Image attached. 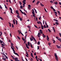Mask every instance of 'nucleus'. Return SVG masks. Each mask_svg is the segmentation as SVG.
<instances>
[{
    "instance_id": "f257e3e1",
    "label": "nucleus",
    "mask_w": 61,
    "mask_h": 61,
    "mask_svg": "<svg viewBox=\"0 0 61 61\" xmlns=\"http://www.w3.org/2000/svg\"><path fill=\"white\" fill-rule=\"evenodd\" d=\"M26 1V0H23V1H22V3H23V7H25V5L26 4L25 2Z\"/></svg>"
},
{
    "instance_id": "f03ea898",
    "label": "nucleus",
    "mask_w": 61,
    "mask_h": 61,
    "mask_svg": "<svg viewBox=\"0 0 61 61\" xmlns=\"http://www.w3.org/2000/svg\"><path fill=\"white\" fill-rule=\"evenodd\" d=\"M55 58L56 60H57V61H58V57H57V56L56 55V54L55 53Z\"/></svg>"
},
{
    "instance_id": "7ed1b4c3",
    "label": "nucleus",
    "mask_w": 61,
    "mask_h": 61,
    "mask_svg": "<svg viewBox=\"0 0 61 61\" xmlns=\"http://www.w3.org/2000/svg\"><path fill=\"white\" fill-rule=\"evenodd\" d=\"M28 8L29 10H30L31 9V5H28Z\"/></svg>"
},
{
    "instance_id": "20e7f679",
    "label": "nucleus",
    "mask_w": 61,
    "mask_h": 61,
    "mask_svg": "<svg viewBox=\"0 0 61 61\" xmlns=\"http://www.w3.org/2000/svg\"><path fill=\"white\" fill-rule=\"evenodd\" d=\"M41 35V34L40 33V32H38V36H37L39 38H40V35Z\"/></svg>"
},
{
    "instance_id": "39448f33",
    "label": "nucleus",
    "mask_w": 61,
    "mask_h": 61,
    "mask_svg": "<svg viewBox=\"0 0 61 61\" xmlns=\"http://www.w3.org/2000/svg\"><path fill=\"white\" fill-rule=\"evenodd\" d=\"M10 10H11V11H10L11 13V14H13V13L12 12V8H11V7H10Z\"/></svg>"
},
{
    "instance_id": "423d86ee",
    "label": "nucleus",
    "mask_w": 61,
    "mask_h": 61,
    "mask_svg": "<svg viewBox=\"0 0 61 61\" xmlns=\"http://www.w3.org/2000/svg\"><path fill=\"white\" fill-rule=\"evenodd\" d=\"M56 38L58 40H61V38H60V39H59L58 37L57 36H56Z\"/></svg>"
},
{
    "instance_id": "0eeeda50",
    "label": "nucleus",
    "mask_w": 61,
    "mask_h": 61,
    "mask_svg": "<svg viewBox=\"0 0 61 61\" xmlns=\"http://www.w3.org/2000/svg\"><path fill=\"white\" fill-rule=\"evenodd\" d=\"M37 23H38V24H40V23H41V25H42V23H41V22L40 21H39V22H37Z\"/></svg>"
},
{
    "instance_id": "6e6552de",
    "label": "nucleus",
    "mask_w": 61,
    "mask_h": 61,
    "mask_svg": "<svg viewBox=\"0 0 61 61\" xmlns=\"http://www.w3.org/2000/svg\"><path fill=\"white\" fill-rule=\"evenodd\" d=\"M32 13L33 14H35V12L34 11V10L33 9H32Z\"/></svg>"
},
{
    "instance_id": "1a4fd4ad",
    "label": "nucleus",
    "mask_w": 61,
    "mask_h": 61,
    "mask_svg": "<svg viewBox=\"0 0 61 61\" xmlns=\"http://www.w3.org/2000/svg\"><path fill=\"white\" fill-rule=\"evenodd\" d=\"M15 12L17 14L19 15V12H18V10H16Z\"/></svg>"
},
{
    "instance_id": "9d476101",
    "label": "nucleus",
    "mask_w": 61,
    "mask_h": 61,
    "mask_svg": "<svg viewBox=\"0 0 61 61\" xmlns=\"http://www.w3.org/2000/svg\"><path fill=\"white\" fill-rule=\"evenodd\" d=\"M54 12L55 13V15H56V16L57 17V15H57V12L56 11H54Z\"/></svg>"
},
{
    "instance_id": "9b49d317",
    "label": "nucleus",
    "mask_w": 61,
    "mask_h": 61,
    "mask_svg": "<svg viewBox=\"0 0 61 61\" xmlns=\"http://www.w3.org/2000/svg\"><path fill=\"white\" fill-rule=\"evenodd\" d=\"M26 46V47H27V48H28V49H29V47H28V46L27 45V43H25Z\"/></svg>"
},
{
    "instance_id": "f8f14e48",
    "label": "nucleus",
    "mask_w": 61,
    "mask_h": 61,
    "mask_svg": "<svg viewBox=\"0 0 61 61\" xmlns=\"http://www.w3.org/2000/svg\"><path fill=\"white\" fill-rule=\"evenodd\" d=\"M40 30V33H41V34H42L43 33L42 32V30Z\"/></svg>"
},
{
    "instance_id": "ddd939ff",
    "label": "nucleus",
    "mask_w": 61,
    "mask_h": 61,
    "mask_svg": "<svg viewBox=\"0 0 61 61\" xmlns=\"http://www.w3.org/2000/svg\"><path fill=\"white\" fill-rule=\"evenodd\" d=\"M42 36L44 38H45L46 37V36L45 35L43 34H42Z\"/></svg>"
},
{
    "instance_id": "4468645a",
    "label": "nucleus",
    "mask_w": 61,
    "mask_h": 61,
    "mask_svg": "<svg viewBox=\"0 0 61 61\" xmlns=\"http://www.w3.org/2000/svg\"><path fill=\"white\" fill-rule=\"evenodd\" d=\"M53 20L55 21H56V22H58L59 21L58 20H57L56 19H53Z\"/></svg>"
},
{
    "instance_id": "2eb2a0df",
    "label": "nucleus",
    "mask_w": 61,
    "mask_h": 61,
    "mask_svg": "<svg viewBox=\"0 0 61 61\" xmlns=\"http://www.w3.org/2000/svg\"><path fill=\"white\" fill-rule=\"evenodd\" d=\"M17 17L19 19L20 18H21V17H20V16L19 15H17Z\"/></svg>"
},
{
    "instance_id": "dca6fc26",
    "label": "nucleus",
    "mask_w": 61,
    "mask_h": 61,
    "mask_svg": "<svg viewBox=\"0 0 61 61\" xmlns=\"http://www.w3.org/2000/svg\"><path fill=\"white\" fill-rule=\"evenodd\" d=\"M56 46L57 47V48H61V46H58L57 45H56Z\"/></svg>"
},
{
    "instance_id": "f3484780",
    "label": "nucleus",
    "mask_w": 61,
    "mask_h": 61,
    "mask_svg": "<svg viewBox=\"0 0 61 61\" xmlns=\"http://www.w3.org/2000/svg\"><path fill=\"white\" fill-rule=\"evenodd\" d=\"M34 10H35V12L36 13H37V12L36 11V9H35L34 8Z\"/></svg>"
},
{
    "instance_id": "a211bd4d",
    "label": "nucleus",
    "mask_w": 61,
    "mask_h": 61,
    "mask_svg": "<svg viewBox=\"0 0 61 61\" xmlns=\"http://www.w3.org/2000/svg\"><path fill=\"white\" fill-rule=\"evenodd\" d=\"M41 28H42V30H43V28H44L43 26H42V25H41Z\"/></svg>"
},
{
    "instance_id": "6ab92c4d",
    "label": "nucleus",
    "mask_w": 61,
    "mask_h": 61,
    "mask_svg": "<svg viewBox=\"0 0 61 61\" xmlns=\"http://www.w3.org/2000/svg\"><path fill=\"white\" fill-rule=\"evenodd\" d=\"M14 54L16 55H17V56H19V55H18V54H17V53H14Z\"/></svg>"
},
{
    "instance_id": "aec40b11",
    "label": "nucleus",
    "mask_w": 61,
    "mask_h": 61,
    "mask_svg": "<svg viewBox=\"0 0 61 61\" xmlns=\"http://www.w3.org/2000/svg\"><path fill=\"white\" fill-rule=\"evenodd\" d=\"M15 20H13V22L14 24V25L15 24Z\"/></svg>"
},
{
    "instance_id": "412c9836",
    "label": "nucleus",
    "mask_w": 61,
    "mask_h": 61,
    "mask_svg": "<svg viewBox=\"0 0 61 61\" xmlns=\"http://www.w3.org/2000/svg\"><path fill=\"white\" fill-rule=\"evenodd\" d=\"M2 59H3V60L5 61H6V58H4L3 57L2 58Z\"/></svg>"
},
{
    "instance_id": "4be33fe9",
    "label": "nucleus",
    "mask_w": 61,
    "mask_h": 61,
    "mask_svg": "<svg viewBox=\"0 0 61 61\" xmlns=\"http://www.w3.org/2000/svg\"><path fill=\"white\" fill-rule=\"evenodd\" d=\"M19 10H20V12H21V13H22V14H23V12L22 11V10H20V9H19Z\"/></svg>"
},
{
    "instance_id": "5701e85b",
    "label": "nucleus",
    "mask_w": 61,
    "mask_h": 61,
    "mask_svg": "<svg viewBox=\"0 0 61 61\" xmlns=\"http://www.w3.org/2000/svg\"><path fill=\"white\" fill-rule=\"evenodd\" d=\"M40 41H38V42L37 43V44H38V45H39L40 44Z\"/></svg>"
},
{
    "instance_id": "b1692460",
    "label": "nucleus",
    "mask_w": 61,
    "mask_h": 61,
    "mask_svg": "<svg viewBox=\"0 0 61 61\" xmlns=\"http://www.w3.org/2000/svg\"><path fill=\"white\" fill-rule=\"evenodd\" d=\"M54 3V4L56 5H57V2H55Z\"/></svg>"
},
{
    "instance_id": "393cba45",
    "label": "nucleus",
    "mask_w": 61,
    "mask_h": 61,
    "mask_svg": "<svg viewBox=\"0 0 61 61\" xmlns=\"http://www.w3.org/2000/svg\"><path fill=\"white\" fill-rule=\"evenodd\" d=\"M53 30H54V32H55L56 31L55 30L54 27H53Z\"/></svg>"
},
{
    "instance_id": "a878e982",
    "label": "nucleus",
    "mask_w": 61,
    "mask_h": 61,
    "mask_svg": "<svg viewBox=\"0 0 61 61\" xmlns=\"http://www.w3.org/2000/svg\"><path fill=\"white\" fill-rule=\"evenodd\" d=\"M8 23L10 24V27H11V23L9 22H8Z\"/></svg>"
},
{
    "instance_id": "bb28decb",
    "label": "nucleus",
    "mask_w": 61,
    "mask_h": 61,
    "mask_svg": "<svg viewBox=\"0 0 61 61\" xmlns=\"http://www.w3.org/2000/svg\"><path fill=\"white\" fill-rule=\"evenodd\" d=\"M0 42L1 43H3V42H4L3 41H1V40H0Z\"/></svg>"
},
{
    "instance_id": "cd10ccee",
    "label": "nucleus",
    "mask_w": 61,
    "mask_h": 61,
    "mask_svg": "<svg viewBox=\"0 0 61 61\" xmlns=\"http://www.w3.org/2000/svg\"><path fill=\"white\" fill-rule=\"evenodd\" d=\"M48 31H49L50 33L51 32V30H50L49 29H48Z\"/></svg>"
},
{
    "instance_id": "c85d7f7f",
    "label": "nucleus",
    "mask_w": 61,
    "mask_h": 61,
    "mask_svg": "<svg viewBox=\"0 0 61 61\" xmlns=\"http://www.w3.org/2000/svg\"><path fill=\"white\" fill-rule=\"evenodd\" d=\"M39 1H37V2L36 4L38 5V4H39Z\"/></svg>"
},
{
    "instance_id": "c756f323",
    "label": "nucleus",
    "mask_w": 61,
    "mask_h": 61,
    "mask_svg": "<svg viewBox=\"0 0 61 61\" xmlns=\"http://www.w3.org/2000/svg\"><path fill=\"white\" fill-rule=\"evenodd\" d=\"M19 18L20 19V21H22V20H23V19L21 18Z\"/></svg>"
},
{
    "instance_id": "7c9ffc66",
    "label": "nucleus",
    "mask_w": 61,
    "mask_h": 61,
    "mask_svg": "<svg viewBox=\"0 0 61 61\" xmlns=\"http://www.w3.org/2000/svg\"><path fill=\"white\" fill-rule=\"evenodd\" d=\"M55 23H56V24H57V25H59V23H58V22H55Z\"/></svg>"
},
{
    "instance_id": "2f4dec72",
    "label": "nucleus",
    "mask_w": 61,
    "mask_h": 61,
    "mask_svg": "<svg viewBox=\"0 0 61 61\" xmlns=\"http://www.w3.org/2000/svg\"><path fill=\"white\" fill-rule=\"evenodd\" d=\"M27 45H28V46H30V42H28V43H27Z\"/></svg>"
},
{
    "instance_id": "473e14b6",
    "label": "nucleus",
    "mask_w": 61,
    "mask_h": 61,
    "mask_svg": "<svg viewBox=\"0 0 61 61\" xmlns=\"http://www.w3.org/2000/svg\"><path fill=\"white\" fill-rule=\"evenodd\" d=\"M19 32V34H21V33H22V32L21 31H19V30L18 31Z\"/></svg>"
},
{
    "instance_id": "72a5a7b5",
    "label": "nucleus",
    "mask_w": 61,
    "mask_h": 61,
    "mask_svg": "<svg viewBox=\"0 0 61 61\" xmlns=\"http://www.w3.org/2000/svg\"><path fill=\"white\" fill-rule=\"evenodd\" d=\"M17 38H18V39H19V40H20V37H19V36H17Z\"/></svg>"
},
{
    "instance_id": "f704fd0d",
    "label": "nucleus",
    "mask_w": 61,
    "mask_h": 61,
    "mask_svg": "<svg viewBox=\"0 0 61 61\" xmlns=\"http://www.w3.org/2000/svg\"><path fill=\"white\" fill-rule=\"evenodd\" d=\"M19 4H20V5H22V3H21V2H20V1H19Z\"/></svg>"
},
{
    "instance_id": "c9c22d12",
    "label": "nucleus",
    "mask_w": 61,
    "mask_h": 61,
    "mask_svg": "<svg viewBox=\"0 0 61 61\" xmlns=\"http://www.w3.org/2000/svg\"><path fill=\"white\" fill-rule=\"evenodd\" d=\"M24 14V15H27L26 14L25 12H23V14Z\"/></svg>"
},
{
    "instance_id": "e433bc0d",
    "label": "nucleus",
    "mask_w": 61,
    "mask_h": 61,
    "mask_svg": "<svg viewBox=\"0 0 61 61\" xmlns=\"http://www.w3.org/2000/svg\"><path fill=\"white\" fill-rule=\"evenodd\" d=\"M18 58L16 57V58H15V59H14V60H15V61H16L17 59Z\"/></svg>"
},
{
    "instance_id": "4c0bfd02",
    "label": "nucleus",
    "mask_w": 61,
    "mask_h": 61,
    "mask_svg": "<svg viewBox=\"0 0 61 61\" xmlns=\"http://www.w3.org/2000/svg\"><path fill=\"white\" fill-rule=\"evenodd\" d=\"M30 40L31 41H33V39H32L31 38H30Z\"/></svg>"
},
{
    "instance_id": "58836bf2",
    "label": "nucleus",
    "mask_w": 61,
    "mask_h": 61,
    "mask_svg": "<svg viewBox=\"0 0 61 61\" xmlns=\"http://www.w3.org/2000/svg\"><path fill=\"white\" fill-rule=\"evenodd\" d=\"M20 9L23 8V6L21 5V6H20Z\"/></svg>"
},
{
    "instance_id": "ea45409f",
    "label": "nucleus",
    "mask_w": 61,
    "mask_h": 61,
    "mask_svg": "<svg viewBox=\"0 0 61 61\" xmlns=\"http://www.w3.org/2000/svg\"><path fill=\"white\" fill-rule=\"evenodd\" d=\"M0 19L1 20H3V18L1 17H0Z\"/></svg>"
},
{
    "instance_id": "a19ab883",
    "label": "nucleus",
    "mask_w": 61,
    "mask_h": 61,
    "mask_svg": "<svg viewBox=\"0 0 61 61\" xmlns=\"http://www.w3.org/2000/svg\"><path fill=\"white\" fill-rule=\"evenodd\" d=\"M11 57L13 59H15V57H14L13 56H11Z\"/></svg>"
},
{
    "instance_id": "79ce46f5",
    "label": "nucleus",
    "mask_w": 61,
    "mask_h": 61,
    "mask_svg": "<svg viewBox=\"0 0 61 61\" xmlns=\"http://www.w3.org/2000/svg\"><path fill=\"white\" fill-rule=\"evenodd\" d=\"M47 39H46V40H47L48 41H49V38H47Z\"/></svg>"
},
{
    "instance_id": "37998d69",
    "label": "nucleus",
    "mask_w": 61,
    "mask_h": 61,
    "mask_svg": "<svg viewBox=\"0 0 61 61\" xmlns=\"http://www.w3.org/2000/svg\"><path fill=\"white\" fill-rule=\"evenodd\" d=\"M1 46H5V45H4V44H1Z\"/></svg>"
},
{
    "instance_id": "c03bdc74",
    "label": "nucleus",
    "mask_w": 61,
    "mask_h": 61,
    "mask_svg": "<svg viewBox=\"0 0 61 61\" xmlns=\"http://www.w3.org/2000/svg\"><path fill=\"white\" fill-rule=\"evenodd\" d=\"M11 25L12 26V27L14 28V26L13 25V24H11Z\"/></svg>"
},
{
    "instance_id": "a18cd8bd",
    "label": "nucleus",
    "mask_w": 61,
    "mask_h": 61,
    "mask_svg": "<svg viewBox=\"0 0 61 61\" xmlns=\"http://www.w3.org/2000/svg\"><path fill=\"white\" fill-rule=\"evenodd\" d=\"M26 36H27V35H25V39H26Z\"/></svg>"
},
{
    "instance_id": "49530a36",
    "label": "nucleus",
    "mask_w": 61,
    "mask_h": 61,
    "mask_svg": "<svg viewBox=\"0 0 61 61\" xmlns=\"http://www.w3.org/2000/svg\"><path fill=\"white\" fill-rule=\"evenodd\" d=\"M41 6H44V5H42V3H41Z\"/></svg>"
},
{
    "instance_id": "de8ad7c7",
    "label": "nucleus",
    "mask_w": 61,
    "mask_h": 61,
    "mask_svg": "<svg viewBox=\"0 0 61 61\" xmlns=\"http://www.w3.org/2000/svg\"><path fill=\"white\" fill-rule=\"evenodd\" d=\"M34 26H35V27L36 28L38 29V27H37V26L36 25H34Z\"/></svg>"
},
{
    "instance_id": "09e8293b",
    "label": "nucleus",
    "mask_w": 61,
    "mask_h": 61,
    "mask_svg": "<svg viewBox=\"0 0 61 61\" xmlns=\"http://www.w3.org/2000/svg\"><path fill=\"white\" fill-rule=\"evenodd\" d=\"M44 28H46V27H46V26H45V25H44Z\"/></svg>"
},
{
    "instance_id": "8fccbe9b",
    "label": "nucleus",
    "mask_w": 61,
    "mask_h": 61,
    "mask_svg": "<svg viewBox=\"0 0 61 61\" xmlns=\"http://www.w3.org/2000/svg\"><path fill=\"white\" fill-rule=\"evenodd\" d=\"M27 27H28L30 29V26H27Z\"/></svg>"
},
{
    "instance_id": "3c124183",
    "label": "nucleus",
    "mask_w": 61,
    "mask_h": 61,
    "mask_svg": "<svg viewBox=\"0 0 61 61\" xmlns=\"http://www.w3.org/2000/svg\"><path fill=\"white\" fill-rule=\"evenodd\" d=\"M57 12L58 13L59 15H60V12L59 11H57Z\"/></svg>"
},
{
    "instance_id": "603ef678",
    "label": "nucleus",
    "mask_w": 61,
    "mask_h": 61,
    "mask_svg": "<svg viewBox=\"0 0 61 61\" xmlns=\"http://www.w3.org/2000/svg\"><path fill=\"white\" fill-rule=\"evenodd\" d=\"M12 45H13V44L12 43H11V46H12V47H14V46H13Z\"/></svg>"
},
{
    "instance_id": "864d4df0",
    "label": "nucleus",
    "mask_w": 61,
    "mask_h": 61,
    "mask_svg": "<svg viewBox=\"0 0 61 61\" xmlns=\"http://www.w3.org/2000/svg\"><path fill=\"white\" fill-rule=\"evenodd\" d=\"M16 20V25H17V20Z\"/></svg>"
},
{
    "instance_id": "5fc2aeb1",
    "label": "nucleus",
    "mask_w": 61,
    "mask_h": 61,
    "mask_svg": "<svg viewBox=\"0 0 61 61\" xmlns=\"http://www.w3.org/2000/svg\"><path fill=\"white\" fill-rule=\"evenodd\" d=\"M0 8L1 9H3V8L1 7V5H0Z\"/></svg>"
},
{
    "instance_id": "6e6d98bb",
    "label": "nucleus",
    "mask_w": 61,
    "mask_h": 61,
    "mask_svg": "<svg viewBox=\"0 0 61 61\" xmlns=\"http://www.w3.org/2000/svg\"><path fill=\"white\" fill-rule=\"evenodd\" d=\"M51 45V43H50L49 42L48 43V45H49V46H50V45Z\"/></svg>"
},
{
    "instance_id": "4d7b16f0",
    "label": "nucleus",
    "mask_w": 61,
    "mask_h": 61,
    "mask_svg": "<svg viewBox=\"0 0 61 61\" xmlns=\"http://www.w3.org/2000/svg\"><path fill=\"white\" fill-rule=\"evenodd\" d=\"M53 9V11H56V10H55V9Z\"/></svg>"
},
{
    "instance_id": "13d9d810",
    "label": "nucleus",
    "mask_w": 61,
    "mask_h": 61,
    "mask_svg": "<svg viewBox=\"0 0 61 61\" xmlns=\"http://www.w3.org/2000/svg\"><path fill=\"white\" fill-rule=\"evenodd\" d=\"M30 46H31V47L33 48L32 46V45L31 44H30Z\"/></svg>"
},
{
    "instance_id": "bf43d9fd",
    "label": "nucleus",
    "mask_w": 61,
    "mask_h": 61,
    "mask_svg": "<svg viewBox=\"0 0 61 61\" xmlns=\"http://www.w3.org/2000/svg\"><path fill=\"white\" fill-rule=\"evenodd\" d=\"M9 2L10 3H11V1L10 0H9Z\"/></svg>"
},
{
    "instance_id": "052dcab7",
    "label": "nucleus",
    "mask_w": 61,
    "mask_h": 61,
    "mask_svg": "<svg viewBox=\"0 0 61 61\" xmlns=\"http://www.w3.org/2000/svg\"><path fill=\"white\" fill-rule=\"evenodd\" d=\"M59 35H60V36L61 37V34L60 33H59Z\"/></svg>"
},
{
    "instance_id": "680f3d73",
    "label": "nucleus",
    "mask_w": 61,
    "mask_h": 61,
    "mask_svg": "<svg viewBox=\"0 0 61 61\" xmlns=\"http://www.w3.org/2000/svg\"><path fill=\"white\" fill-rule=\"evenodd\" d=\"M26 52V54L27 55V56H28V53H27V51Z\"/></svg>"
},
{
    "instance_id": "e2e57ef3",
    "label": "nucleus",
    "mask_w": 61,
    "mask_h": 61,
    "mask_svg": "<svg viewBox=\"0 0 61 61\" xmlns=\"http://www.w3.org/2000/svg\"><path fill=\"white\" fill-rule=\"evenodd\" d=\"M51 8L52 9H54V8H53V7L52 6L51 7Z\"/></svg>"
},
{
    "instance_id": "0e129e2a",
    "label": "nucleus",
    "mask_w": 61,
    "mask_h": 61,
    "mask_svg": "<svg viewBox=\"0 0 61 61\" xmlns=\"http://www.w3.org/2000/svg\"><path fill=\"white\" fill-rule=\"evenodd\" d=\"M31 38H32V39L34 38H34V37H33L32 36H31Z\"/></svg>"
},
{
    "instance_id": "69168bd1",
    "label": "nucleus",
    "mask_w": 61,
    "mask_h": 61,
    "mask_svg": "<svg viewBox=\"0 0 61 61\" xmlns=\"http://www.w3.org/2000/svg\"><path fill=\"white\" fill-rule=\"evenodd\" d=\"M35 0H34L32 1V3H34V2H35Z\"/></svg>"
},
{
    "instance_id": "338daca9",
    "label": "nucleus",
    "mask_w": 61,
    "mask_h": 61,
    "mask_svg": "<svg viewBox=\"0 0 61 61\" xmlns=\"http://www.w3.org/2000/svg\"><path fill=\"white\" fill-rule=\"evenodd\" d=\"M35 14H33V17H35Z\"/></svg>"
},
{
    "instance_id": "774afa93",
    "label": "nucleus",
    "mask_w": 61,
    "mask_h": 61,
    "mask_svg": "<svg viewBox=\"0 0 61 61\" xmlns=\"http://www.w3.org/2000/svg\"><path fill=\"white\" fill-rule=\"evenodd\" d=\"M59 4H60V5H61V2H59Z\"/></svg>"
}]
</instances>
